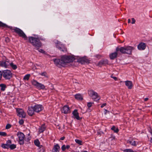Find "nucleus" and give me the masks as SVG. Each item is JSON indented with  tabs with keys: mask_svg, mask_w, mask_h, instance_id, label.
<instances>
[{
	"mask_svg": "<svg viewBox=\"0 0 152 152\" xmlns=\"http://www.w3.org/2000/svg\"><path fill=\"white\" fill-rule=\"evenodd\" d=\"M28 39L29 42L35 47L37 50H38L41 47L42 44L39 39L30 37H29Z\"/></svg>",
	"mask_w": 152,
	"mask_h": 152,
	"instance_id": "f257e3e1",
	"label": "nucleus"
},
{
	"mask_svg": "<svg viewBox=\"0 0 152 152\" xmlns=\"http://www.w3.org/2000/svg\"><path fill=\"white\" fill-rule=\"evenodd\" d=\"M132 48L131 46L121 47L120 48L117 47L116 48L117 51H120L122 53L129 54L132 53Z\"/></svg>",
	"mask_w": 152,
	"mask_h": 152,
	"instance_id": "f03ea898",
	"label": "nucleus"
},
{
	"mask_svg": "<svg viewBox=\"0 0 152 152\" xmlns=\"http://www.w3.org/2000/svg\"><path fill=\"white\" fill-rule=\"evenodd\" d=\"M61 61L62 64H65L73 61L75 59L72 56H64L61 58Z\"/></svg>",
	"mask_w": 152,
	"mask_h": 152,
	"instance_id": "7ed1b4c3",
	"label": "nucleus"
},
{
	"mask_svg": "<svg viewBox=\"0 0 152 152\" xmlns=\"http://www.w3.org/2000/svg\"><path fill=\"white\" fill-rule=\"evenodd\" d=\"M31 83L33 86L39 90H44L45 88V87L43 84L39 83L35 80H33L31 81Z\"/></svg>",
	"mask_w": 152,
	"mask_h": 152,
	"instance_id": "20e7f679",
	"label": "nucleus"
},
{
	"mask_svg": "<svg viewBox=\"0 0 152 152\" xmlns=\"http://www.w3.org/2000/svg\"><path fill=\"white\" fill-rule=\"evenodd\" d=\"M13 30L20 37L24 38L25 40L28 39V38L26 36L25 34L20 29L17 27L14 28L13 29Z\"/></svg>",
	"mask_w": 152,
	"mask_h": 152,
	"instance_id": "39448f33",
	"label": "nucleus"
},
{
	"mask_svg": "<svg viewBox=\"0 0 152 152\" xmlns=\"http://www.w3.org/2000/svg\"><path fill=\"white\" fill-rule=\"evenodd\" d=\"M56 47L59 50L63 52L66 51L67 49L64 45L61 44V42L57 40H54Z\"/></svg>",
	"mask_w": 152,
	"mask_h": 152,
	"instance_id": "423d86ee",
	"label": "nucleus"
},
{
	"mask_svg": "<svg viewBox=\"0 0 152 152\" xmlns=\"http://www.w3.org/2000/svg\"><path fill=\"white\" fill-rule=\"evenodd\" d=\"M3 76L6 80H10L12 77V74L11 71L7 69L3 71Z\"/></svg>",
	"mask_w": 152,
	"mask_h": 152,
	"instance_id": "0eeeda50",
	"label": "nucleus"
},
{
	"mask_svg": "<svg viewBox=\"0 0 152 152\" xmlns=\"http://www.w3.org/2000/svg\"><path fill=\"white\" fill-rule=\"evenodd\" d=\"M88 94L92 97V99L94 100H99L100 99V97L98 95V94L93 90L89 91H88Z\"/></svg>",
	"mask_w": 152,
	"mask_h": 152,
	"instance_id": "6e6552de",
	"label": "nucleus"
},
{
	"mask_svg": "<svg viewBox=\"0 0 152 152\" xmlns=\"http://www.w3.org/2000/svg\"><path fill=\"white\" fill-rule=\"evenodd\" d=\"M17 136L19 140V143L23 145L24 143V139L25 136L24 134L21 132H18L17 133Z\"/></svg>",
	"mask_w": 152,
	"mask_h": 152,
	"instance_id": "1a4fd4ad",
	"label": "nucleus"
},
{
	"mask_svg": "<svg viewBox=\"0 0 152 152\" xmlns=\"http://www.w3.org/2000/svg\"><path fill=\"white\" fill-rule=\"evenodd\" d=\"M10 64V63L7 60L0 61V66L5 68H8Z\"/></svg>",
	"mask_w": 152,
	"mask_h": 152,
	"instance_id": "9d476101",
	"label": "nucleus"
},
{
	"mask_svg": "<svg viewBox=\"0 0 152 152\" xmlns=\"http://www.w3.org/2000/svg\"><path fill=\"white\" fill-rule=\"evenodd\" d=\"M17 111L18 113V115L19 116L23 118H24L25 117L26 115V113L22 109H17Z\"/></svg>",
	"mask_w": 152,
	"mask_h": 152,
	"instance_id": "9b49d317",
	"label": "nucleus"
},
{
	"mask_svg": "<svg viewBox=\"0 0 152 152\" xmlns=\"http://www.w3.org/2000/svg\"><path fill=\"white\" fill-rule=\"evenodd\" d=\"M35 112L39 113L43 109V107L40 104H37L33 106Z\"/></svg>",
	"mask_w": 152,
	"mask_h": 152,
	"instance_id": "f8f14e48",
	"label": "nucleus"
},
{
	"mask_svg": "<svg viewBox=\"0 0 152 152\" xmlns=\"http://www.w3.org/2000/svg\"><path fill=\"white\" fill-rule=\"evenodd\" d=\"M146 45L145 43L141 42L137 45V48L140 50H144L146 48Z\"/></svg>",
	"mask_w": 152,
	"mask_h": 152,
	"instance_id": "ddd939ff",
	"label": "nucleus"
},
{
	"mask_svg": "<svg viewBox=\"0 0 152 152\" xmlns=\"http://www.w3.org/2000/svg\"><path fill=\"white\" fill-rule=\"evenodd\" d=\"M34 112H35L33 106L28 107L27 113L29 116H32L34 114Z\"/></svg>",
	"mask_w": 152,
	"mask_h": 152,
	"instance_id": "4468645a",
	"label": "nucleus"
},
{
	"mask_svg": "<svg viewBox=\"0 0 152 152\" xmlns=\"http://www.w3.org/2000/svg\"><path fill=\"white\" fill-rule=\"evenodd\" d=\"M62 113L64 114L68 113H70V110L69 106L67 105L64 106L61 110Z\"/></svg>",
	"mask_w": 152,
	"mask_h": 152,
	"instance_id": "2eb2a0df",
	"label": "nucleus"
},
{
	"mask_svg": "<svg viewBox=\"0 0 152 152\" xmlns=\"http://www.w3.org/2000/svg\"><path fill=\"white\" fill-rule=\"evenodd\" d=\"M108 61L107 59H104L99 61L98 64V66L101 67L102 65H105L108 64Z\"/></svg>",
	"mask_w": 152,
	"mask_h": 152,
	"instance_id": "dca6fc26",
	"label": "nucleus"
},
{
	"mask_svg": "<svg viewBox=\"0 0 152 152\" xmlns=\"http://www.w3.org/2000/svg\"><path fill=\"white\" fill-rule=\"evenodd\" d=\"M72 114L75 117L77 120H80L81 118H80L79 116V113L77 112V110H75L72 112Z\"/></svg>",
	"mask_w": 152,
	"mask_h": 152,
	"instance_id": "f3484780",
	"label": "nucleus"
},
{
	"mask_svg": "<svg viewBox=\"0 0 152 152\" xmlns=\"http://www.w3.org/2000/svg\"><path fill=\"white\" fill-rule=\"evenodd\" d=\"M118 52L116 50L115 52L110 54L109 56L110 59L112 60H113L116 58L117 56Z\"/></svg>",
	"mask_w": 152,
	"mask_h": 152,
	"instance_id": "a211bd4d",
	"label": "nucleus"
},
{
	"mask_svg": "<svg viewBox=\"0 0 152 152\" xmlns=\"http://www.w3.org/2000/svg\"><path fill=\"white\" fill-rule=\"evenodd\" d=\"M60 147L58 144H56L54 146L52 151L53 152H59Z\"/></svg>",
	"mask_w": 152,
	"mask_h": 152,
	"instance_id": "6ab92c4d",
	"label": "nucleus"
},
{
	"mask_svg": "<svg viewBox=\"0 0 152 152\" xmlns=\"http://www.w3.org/2000/svg\"><path fill=\"white\" fill-rule=\"evenodd\" d=\"M125 85L129 89H131L132 86V82L129 81H125Z\"/></svg>",
	"mask_w": 152,
	"mask_h": 152,
	"instance_id": "aec40b11",
	"label": "nucleus"
},
{
	"mask_svg": "<svg viewBox=\"0 0 152 152\" xmlns=\"http://www.w3.org/2000/svg\"><path fill=\"white\" fill-rule=\"evenodd\" d=\"M79 61L82 64H84L85 63H89V61L85 58H83L80 59Z\"/></svg>",
	"mask_w": 152,
	"mask_h": 152,
	"instance_id": "412c9836",
	"label": "nucleus"
},
{
	"mask_svg": "<svg viewBox=\"0 0 152 152\" xmlns=\"http://www.w3.org/2000/svg\"><path fill=\"white\" fill-rule=\"evenodd\" d=\"M55 64L56 65H58V64H61L62 65V62L61 61V59H55L53 60Z\"/></svg>",
	"mask_w": 152,
	"mask_h": 152,
	"instance_id": "4be33fe9",
	"label": "nucleus"
},
{
	"mask_svg": "<svg viewBox=\"0 0 152 152\" xmlns=\"http://www.w3.org/2000/svg\"><path fill=\"white\" fill-rule=\"evenodd\" d=\"M46 127L44 124H43L39 128V131L40 133L43 132L45 129Z\"/></svg>",
	"mask_w": 152,
	"mask_h": 152,
	"instance_id": "5701e85b",
	"label": "nucleus"
},
{
	"mask_svg": "<svg viewBox=\"0 0 152 152\" xmlns=\"http://www.w3.org/2000/svg\"><path fill=\"white\" fill-rule=\"evenodd\" d=\"M70 147L69 145L66 146L65 145H63L61 147V149L63 151H64L66 149H68Z\"/></svg>",
	"mask_w": 152,
	"mask_h": 152,
	"instance_id": "b1692460",
	"label": "nucleus"
},
{
	"mask_svg": "<svg viewBox=\"0 0 152 152\" xmlns=\"http://www.w3.org/2000/svg\"><path fill=\"white\" fill-rule=\"evenodd\" d=\"M76 99L80 100H81L83 99V98L82 96L80 94H77L75 96Z\"/></svg>",
	"mask_w": 152,
	"mask_h": 152,
	"instance_id": "393cba45",
	"label": "nucleus"
},
{
	"mask_svg": "<svg viewBox=\"0 0 152 152\" xmlns=\"http://www.w3.org/2000/svg\"><path fill=\"white\" fill-rule=\"evenodd\" d=\"M1 147L4 148H9L10 145L8 144H3L1 145Z\"/></svg>",
	"mask_w": 152,
	"mask_h": 152,
	"instance_id": "a878e982",
	"label": "nucleus"
},
{
	"mask_svg": "<svg viewBox=\"0 0 152 152\" xmlns=\"http://www.w3.org/2000/svg\"><path fill=\"white\" fill-rule=\"evenodd\" d=\"M30 77V75L29 74H27L25 75L23 78L24 80H28L29 79Z\"/></svg>",
	"mask_w": 152,
	"mask_h": 152,
	"instance_id": "bb28decb",
	"label": "nucleus"
},
{
	"mask_svg": "<svg viewBox=\"0 0 152 152\" xmlns=\"http://www.w3.org/2000/svg\"><path fill=\"white\" fill-rule=\"evenodd\" d=\"M0 87H1V90L3 91L5 90L6 88V85L3 84H1L0 85Z\"/></svg>",
	"mask_w": 152,
	"mask_h": 152,
	"instance_id": "cd10ccee",
	"label": "nucleus"
},
{
	"mask_svg": "<svg viewBox=\"0 0 152 152\" xmlns=\"http://www.w3.org/2000/svg\"><path fill=\"white\" fill-rule=\"evenodd\" d=\"M111 130H113L114 132L117 133L118 132V129L117 128L115 127L114 126H113L111 128Z\"/></svg>",
	"mask_w": 152,
	"mask_h": 152,
	"instance_id": "c85d7f7f",
	"label": "nucleus"
},
{
	"mask_svg": "<svg viewBox=\"0 0 152 152\" xmlns=\"http://www.w3.org/2000/svg\"><path fill=\"white\" fill-rule=\"evenodd\" d=\"M34 143L35 145L38 147H39L40 143L38 140H36L34 141Z\"/></svg>",
	"mask_w": 152,
	"mask_h": 152,
	"instance_id": "c756f323",
	"label": "nucleus"
},
{
	"mask_svg": "<svg viewBox=\"0 0 152 152\" xmlns=\"http://www.w3.org/2000/svg\"><path fill=\"white\" fill-rule=\"evenodd\" d=\"M10 65L13 69L15 70L17 68V66L16 65L12 63H10Z\"/></svg>",
	"mask_w": 152,
	"mask_h": 152,
	"instance_id": "7c9ffc66",
	"label": "nucleus"
},
{
	"mask_svg": "<svg viewBox=\"0 0 152 152\" xmlns=\"http://www.w3.org/2000/svg\"><path fill=\"white\" fill-rule=\"evenodd\" d=\"M0 27L3 28H7L8 26L5 24L4 23L0 21Z\"/></svg>",
	"mask_w": 152,
	"mask_h": 152,
	"instance_id": "2f4dec72",
	"label": "nucleus"
},
{
	"mask_svg": "<svg viewBox=\"0 0 152 152\" xmlns=\"http://www.w3.org/2000/svg\"><path fill=\"white\" fill-rule=\"evenodd\" d=\"M11 149H13L16 148V145L15 144H12L10 145V147Z\"/></svg>",
	"mask_w": 152,
	"mask_h": 152,
	"instance_id": "473e14b6",
	"label": "nucleus"
},
{
	"mask_svg": "<svg viewBox=\"0 0 152 152\" xmlns=\"http://www.w3.org/2000/svg\"><path fill=\"white\" fill-rule=\"evenodd\" d=\"M0 135L3 136H7V134L4 132H0Z\"/></svg>",
	"mask_w": 152,
	"mask_h": 152,
	"instance_id": "72a5a7b5",
	"label": "nucleus"
},
{
	"mask_svg": "<svg viewBox=\"0 0 152 152\" xmlns=\"http://www.w3.org/2000/svg\"><path fill=\"white\" fill-rule=\"evenodd\" d=\"M40 75H41L44 76L45 77H48L47 74L46 72H43L41 73V74H40Z\"/></svg>",
	"mask_w": 152,
	"mask_h": 152,
	"instance_id": "f704fd0d",
	"label": "nucleus"
},
{
	"mask_svg": "<svg viewBox=\"0 0 152 152\" xmlns=\"http://www.w3.org/2000/svg\"><path fill=\"white\" fill-rule=\"evenodd\" d=\"M75 141L77 143H78L80 145H81L82 144V142L81 140H80L78 139H76L75 140Z\"/></svg>",
	"mask_w": 152,
	"mask_h": 152,
	"instance_id": "c9c22d12",
	"label": "nucleus"
},
{
	"mask_svg": "<svg viewBox=\"0 0 152 152\" xmlns=\"http://www.w3.org/2000/svg\"><path fill=\"white\" fill-rule=\"evenodd\" d=\"M124 152H133L132 150L131 149H127L124 150Z\"/></svg>",
	"mask_w": 152,
	"mask_h": 152,
	"instance_id": "e433bc0d",
	"label": "nucleus"
},
{
	"mask_svg": "<svg viewBox=\"0 0 152 152\" xmlns=\"http://www.w3.org/2000/svg\"><path fill=\"white\" fill-rule=\"evenodd\" d=\"M93 104V103L92 102H88L87 104V106L88 107V108H90L91 107L92 104Z\"/></svg>",
	"mask_w": 152,
	"mask_h": 152,
	"instance_id": "4c0bfd02",
	"label": "nucleus"
},
{
	"mask_svg": "<svg viewBox=\"0 0 152 152\" xmlns=\"http://www.w3.org/2000/svg\"><path fill=\"white\" fill-rule=\"evenodd\" d=\"M11 125L10 124H8L6 126V129H8L11 128Z\"/></svg>",
	"mask_w": 152,
	"mask_h": 152,
	"instance_id": "58836bf2",
	"label": "nucleus"
},
{
	"mask_svg": "<svg viewBox=\"0 0 152 152\" xmlns=\"http://www.w3.org/2000/svg\"><path fill=\"white\" fill-rule=\"evenodd\" d=\"M23 123H24V121L22 119L20 120L19 121V124L20 125L23 124Z\"/></svg>",
	"mask_w": 152,
	"mask_h": 152,
	"instance_id": "ea45409f",
	"label": "nucleus"
},
{
	"mask_svg": "<svg viewBox=\"0 0 152 152\" xmlns=\"http://www.w3.org/2000/svg\"><path fill=\"white\" fill-rule=\"evenodd\" d=\"M3 75V72H2L1 71H0V80L2 78V76Z\"/></svg>",
	"mask_w": 152,
	"mask_h": 152,
	"instance_id": "a19ab883",
	"label": "nucleus"
},
{
	"mask_svg": "<svg viewBox=\"0 0 152 152\" xmlns=\"http://www.w3.org/2000/svg\"><path fill=\"white\" fill-rule=\"evenodd\" d=\"M39 51L42 53H45V52L42 49H40L39 50Z\"/></svg>",
	"mask_w": 152,
	"mask_h": 152,
	"instance_id": "79ce46f5",
	"label": "nucleus"
},
{
	"mask_svg": "<svg viewBox=\"0 0 152 152\" xmlns=\"http://www.w3.org/2000/svg\"><path fill=\"white\" fill-rule=\"evenodd\" d=\"M11 143V141L10 140H9L7 141V144H9V145Z\"/></svg>",
	"mask_w": 152,
	"mask_h": 152,
	"instance_id": "37998d69",
	"label": "nucleus"
},
{
	"mask_svg": "<svg viewBox=\"0 0 152 152\" xmlns=\"http://www.w3.org/2000/svg\"><path fill=\"white\" fill-rule=\"evenodd\" d=\"M106 103H104L102 105L101 107L102 108V107H104L105 106H106Z\"/></svg>",
	"mask_w": 152,
	"mask_h": 152,
	"instance_id": "c03bdc74",
	"label": "nucleus"
},
{
	"mask_svg": "<svg viewBox=\"0 0 152 152\" xmlns=\"http://www.w3.org/2000/svg\"><path fill=\"white\" fill-rule=\"evenodd\" d=\"M96 57L97 58H101V56L100 55H98L96 56Z\"/></svg>",
	"mask_w": 152,
	"mask_h": 152,
	"instance_id": "a18cd8bd",
	"label": "nucleus"
},
{
	"mask_svg": "<svg viewBox=\"0 0 152 152\" xmlns=\"http://www.w3.org/2000/svg\"><path fill=\"white\" fill-rule=\"evenodd\" d=\"M107 112H109V111L107 110L106 109H105V111H104V114H106L107 113Z\"/></svg>",
	"mask_w": 152,
	"mask_h": 152,
	"instance_id": "49530a36",
	"label": "nucleus"
},
{
	"mask_svg": "<svg viewBox=\"0 0 152 152\" xmlns=\"http://www.w3.org/2000/svg\"><path fill=\"white\" fill-rule=\"evenodd\" d=\"M113 79H114L115 80H117V78L116 77H112Z\"/></svg>",
	"mask_w": 152,
	"mask_h": 152,
	"instance_id": "de8ad7c7",
	"label": "nucleus"
},
{
	"mask_svg": "<svg viewBox=\"0 0 152 152\" xmlns=\"http://www.w3.org/2000/svg\"><path fill=\"white\" fill-rule=\"evenodd\" d=\"M137 145V144L136 143V142H135V141H134V146H135Z\"/></svg>",
	"mask_w": 152,
	"mask_h": 152,
	"instance_id": "09e8293b",
	"label": "nucleus"
},
{
	"mask_svg": "<svg viewBox=\"0 0 152 152\" xmlns=\"http://www.w3.org/2000/svg\"><path fill=\"white\" fill-rule=\"evenodd\" d=\"M64 138L65 137H61L60 139L61 140H64Z\"/></svg>",
	"mask_w": 152,
	"mask_h": 152,
	"instance_id": "8fccbe9b",
	"label": "nucleus"
},
{
	"mask_svg": "<svg viewBox=\"0 0 152 152\" xmlns=\"http://www.w3.org/2000/svg\"><path fill=\"white\" fill-rule=\"evenodd\" d=\"M148 98H145L144 99V101H147L148 100Z\"/></svg>",
	"mask_w": 152,
	"mask_h": 152,
	"instance_id": "3c124183",
	"label": "nucleus"
},
{
	"mask_svg": "<svg viewBox=\"0 0 152 152\" xmlns=\"http://www.w3.org/2000/svg\"><path fill=\"white\" fill-rule=\"evenodd\" d=\"M128 143H129L130 144H131L132 145H133V143H132V142L131 141H129L128 142Z\"/></svg>",
	"mask_w": 152,
	"mask_h": 152,
	"instance_id": "603ef678",
	"label": "nucleus"
},
{
	"mask_svg": "<svg viewBox=\"0 0 152 152\" xmlns=\"http://www.w3.org/2000/svg\"><path fill=\"white\" fill-rule=\"evenodd\" d=\"M130 22H131L130 20V19H129L128 20V23H130Z\"/></svg>",
	"mask_w": 152,
	"mask_h": 152,
	"instance_id": "864d4df0",
	"label": "nucleus"
},
{
	"mask_svg": "<svg viewBox=\"0 0 152 152\" xmlns=\"http://www.w3.org/2000/svg\"><path fill=\"white\" fill-rule=\"evenodd\" d=\"M150 141L151 143H152V138H151Z\"/></svg>",
	"mask_w": 152,
	"mask_h": 152,
	"instance_id": "5fc2aeb1",
	"label": "nucleus"
},
{
	"mask_svg": "<svg viewBox=\"0 0 152 152\" xmlns=\"http://www.w3.org/2000/svg\"><path fill=\"white\" fill-rule=\"evenodd\" d=\"M40 39L41 40H45V39H41V38H40Z\"/></svg>",
	"mask_w": 152,
	"mask_h": 152,
	"instance_id": "6e6d98bb",
	"label": "nucleus"
},
{
	"mask_svg": "<svg viewBox=\"0 0 152 152\" xmlns=\"http://www.w3.org/2000/svg\"><path fill=\"white\" fill-rule=\"evenodd\" d=\"M132 23L133 24V18H132Z\"/></svg>",
	"mask_w": 152,
	"mask_h": 152,
	"instance_id": "4d7b16f0",
	"label": "nucleus"
},
{
	"mask_svg": "<svg viewBox=\"0 0 152 152\" xmlns=\"http://www.w3.org/2000/svg\"><path fill=\"white\" fill-rule=\"evenodd\" d=\"M135 20L134 19V21H133L134 23H135Z\"/></svg>",
	"mask_w": 152,
	"mask_h": 152,
	"instance_id": "13d9d810",
	"label": "nucleus"
},
{
	"mask_svg": "<svg viewBox=\"0 0 152 152\" xmlns=\"http://www.w3.org/2000/svg\"><path fill=\"white\" fill-rule=\"evenodd\" d=\"M83 152H88L87 151H83Z\"/></svg>",
	"mask_w": 152,
	"mask_h": 152,
	"instance_id": "bf43d9fd",
	"label": "nucleus"
},
{
	"mask_svg": "<svg viewBox=\"0 0 152 152\" xmlns=\"http://www.w3.org/2000/svg\"><path fill=\"white\" fill-rule=\"evenodd\" d=\"M7 38V39H8V40H9V38Z\"/></svg>",
	"mask_w": 152,
	"mask_h": 152,
	"instance_id": "052dcab7",
	"label": "nucleus"
}]
</instances>
